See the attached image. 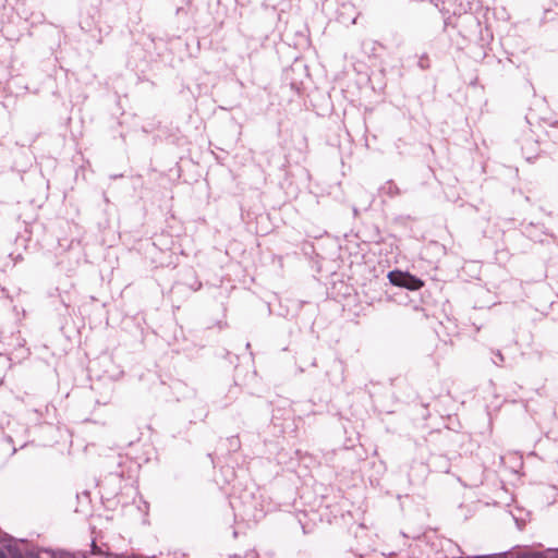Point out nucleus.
<instances>
[{
  "instance_id": "obj_2",
  "label": "nucleus",
  "mask_w": 558,
  "mask_h": 558,
  "mask_svg": "<svg viewBox=\"0 0 558 558\" xmlns=\"http://www.w3.org/2000/svg\"><path fill=\"white\" fill-rule=\"evenodd\" d=\"M515 558H543V553H538V551H535V553L523 551V553H518L515 555Z\"/></svg>"
},
{
  "instance_id": "obj_3",
  "label": "nucleus",
  "mask_w": 558,
  "mask_h": 558,
  "mask_svg": "<svg viewBox=\"0 0 558 558\" xmlns=\"http://www.w3.org/2000/svg\"><path fill=\"white\" fill-rule=\"evenodd\" d=\"M543 558H558V549H548L543 553Z\"/></svg>"
},
{
  "instance_id": "obj_1",
  "label": "nucleus",
  "mask_w": 558,
  "mask_h": 558,
  "mask_svg": "<svg viewBox=\"0 0 558 558\" xmlns=\"http://www.w3.org/2000/svg\"><path fill=\"white\" fill-rule=\"evenodd\" d=\"M388 278L392 284L410 290H418L424 286L418 278L402 271H390Z\"/></svg>"
},
{
  "instance_id": "obj_4",
  "label": "nucleus",
  "mask_w": 558,
  "mask_h": 558,
  "mask_svg": "<svg viewBox=\"0 0 558 558\" xmlns=\"http://www.w3.org/2000/svg\"><path fill=\"white\" fill-rule=\"evenodd\" d=\"M481 558H506L505 554H495V555H487V556H480Z\"/></svg>"
},
{
  "instance_id": "obj_5",
  "label": "nucleus",
  "mask_w": 558,
  "mask_h": 558,
  "mask_svg": "<svg viewBox=\"0 0 558 558\" xmlns=\"http://www.w3.org/2000/svg\"><path fill=\"white\" fill-rule=\"evenodd\" d=\"M0 558H8L7 555L0 549Z\"/></svg>"
}]
</instances>
